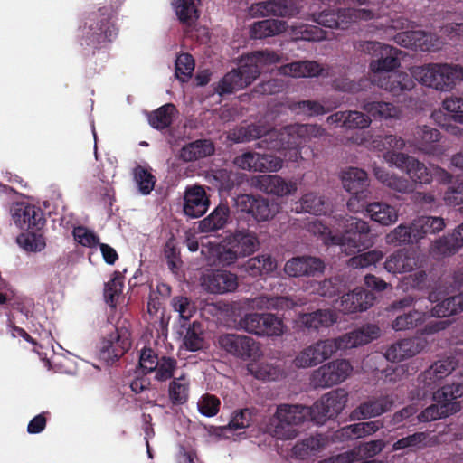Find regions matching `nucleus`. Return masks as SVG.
<instances>
[{
    "instance_id": "1",
    "label": "nucleus",
    "mask_w": 463,
    "mask_h": 463,
    "mask_svg": "<svg viewBox=\"0 0 463 463\" xmlns=\"http://www.w3.org/2000/svg\"><path fill=\"white\" fill-rule=\"evenodd\" d=\"M343 226L344 233L342 235H333L331 231L318 219H314L307 223V230L321 238L326 245L343 247L346 255L369 245L364 239L370 232V226L365 221L356 217H348L344 220Z\"/></svg>"
},
{
    "instance_id": "2",
    "label": "nucleus",
    "mask_w": 463,
    "mask_h": 463,
    "mask_svg": "<svg viewBox=\"0 0 463 463\" xmlns=\"http://www.w3.org/2000/svg\"><path fill=\"white\" fill-rule=\"evenodd\" d=\"M411 75L420 84L439 91L452 90L463 75L459 65L429 63L410 69Z\"/></svg>"
},
{
    "instance_id": "3",
    "label": "nucleus",
    "mask_w": 463,
    "mask_h": 463,
    "mask_svg": "<svg viewBox=\"0 0 463 463\" xmlns=\"http://www.w3.org/2000/svg\"><path fill=\"white\" fill-rule=\"evenodd\" d=\"M292 125L285 127L280 131H276L270 127L262 125H250L246 128H241L233 133L232 140L235 142H247L256 138L265 137L259 146L267 149L282 151L297 146L300 143V137L291 135L289 128Z\"/></svg>"
},
{
    "instance_id": "4",
    "label": "nucleus",
    "mask_w": 463,
    "mask_h": 463,
    "mask_svg": "<svg viewBox=\"0 0 463 463\" xmlns=\"http://www.w3.org/2000/svg\"><path fill=\"white\" fill-rule=\"evenodd\" d=\"M309 407L281 404L267 424V431L273 437L282 439H293L298 432L297 426L311 418Z\"/></svg>"
},
{
    "instance_id": "5",
    "label": "nucleus",
    "mask_w": 463,
    "mask_h": 463,
    "mask_svg": "<svg viewBox=\"0 0 463 463\" xmlns=\"http://www.w3.org/2000/svg\"><path fill=\"white\" fill-rule=\"evenodd\" d=\"M355 48L376 57L369 64L370 72L373 73L372 77L384 75L383 72L392 71L400 66L399 55L402 52L391 45L379 42L364 41L359 42Z\"/></svg>"
},
{
    "instance_id": "6",
    "label": "nucleus",
    "mask_w": 463,
    "mask_h": 463,
    "mask_svg": "<svg viewBox=\"0 0 463 463\" xmlns=\"http://www.w3.org/2000/svg\"><path fill=\"white\" fill-rule=\"evenodd\" d=\"M463 391L459 384L447 385L434 393L436 404L426 408L418 419L421 422L437 420L455 412L459 409V404L453 401L462 396Z\"/></svg>"
},
{
    "instance_id": "7",
    "label": "nucleus",
    "mask_w": 463,
    "mask_h": 463,
    "mask_svg": "<svg viewBox=\"0 0 463 463\" xmlns=\"http://www.w3.org/2000/svg\"><path fill=\"white\" fill-rule=\"evenodd\" d=\"M353 370L347 359H335L314 371L311 381L315 387H330L345 382L351 376Z\"/></svg>"
},
{
    "instance_id": "8",
    "label": "nucleus",
    "mask_w": 463,
    "mask_h": 463,
    "mask_svg": "<svg viewBox=\"0 0 463 463\" xmlns=\"http://www.w3.org/2000/svg\"><path fill=\"white\" fill-rule=\"evenodd\" d=\"M383 159L388 164L405 171L414 185L415 184H427L432 181L430 166L427 167L423 163L413 156L404 153L388 152L383 155Z\"/></svg>"
},
{
    "instance_id": "9",
    "label": "nucleus",
    "mask_w": 463,
    "mask_h": 463,
    "mask_svg": "<svg viewBox=\"0 0 463 463\" xmlns=\"http://www.w3.org/2000/svg\"><path fill=\"white\" fill-rule=\"evenodd\" d=\"M347 392L336 389L325 394L311 408V419L317 424H324L326 420L336 417L345 408Z\"/></svg>"
},
{
    "instance_id": "10",
    "label": "nucleus",
    "mask_w": 463,
    "mask_h": 463,
    "mask_svg": "<svg viewBox=\"0 0 463 463\" xmlns=\"http://www.w3.org/2000/svg\"><path fill=\"white\" fill-rule=\"evenodd\" d=\"M218 344L226 353L241 359L256 357L260 353V344L243 335H222L218 337Z\"/></svg>"
},
{
    "instance_id": "11",
    "label": "nucleus",
    "mask_w": 463,
    "mask_h": 463,
    "mask_svg": "<svg viewBox=\"0 0 463 463\" xmlns=\"http://www.w3.org/2000/svg\"><path fill=\"white\" fill-rule=\"evenodd\" d=\"M234 165L242 169L254 172H278L283 167V159L279 156L246 152L233 160Z\"/></svg>"
},
{
    "instance_id": "12",
    "label": "nucleus",
    "mask_w": 463,
    "mask_h": 463,
    "mask_svg": "<svg viewBox=\"0 0 463 463\" xmlns=\"http://www.w3.org/2000/svg\"><path fill=\"white\" fill-rule=\"evenodd\" d=\"M380 335L381 330L376 325L367 324L338 337L331 338V341L335 344L336 353L338 350H346L367 345L377 339Z\"/></svg>"
},
{
    "instance_id": "13",
    "label": "nucleus",
    "mask_w": 463,
    "mask_h": 463,
    "mask_svg": "<svg viewBox=\"0 0 463 463\" xmlns=\"http://www.w3.org/2000/svg\"><path fill=\"white\" fill-rule=\"evenodd\" d=\"M300 13V7L294 0H268L252 5L250 14L252 16H279L291 18Z\"/></svg>"
},
{
    "instance_id": "14",
    "label": "nucleus",
    "mask_w": 463,
    "mask_h": 463,
    "mask_svg": "<svg viewBox=\"0 0 463 463\" xmlns=\"http://www.w3.org/2000/svg\"><path fill=\"white\" fill-rule=\"evenodd\" d=\"M395 42L406 48L422 52H435L440 49L442 41L439 37L423 31H405L394 37Z\"/></svg>"
},
{
    "instance_id": "15",
    "label": "nucleus",
    "mask_w": 463,
    "mask_h": 463,
    "mask_svg": "<svg viewBox=\"0 0 463 463\" xmlns=\"http://www.w3.org/2000/svg\"><path fill=\"white\" fill-rule=\"evenodd\" d=\"M383 266L392 274L410 273L422 267V260L413 250H398L387 257Z\"/></svg>"
},
{
    "instance_id": "16",
    "label": "nucleus",
    "mask_w": 463,
    "mask_h": 463,
    "mask_svg": "<svg viewBox=\"0 0 463 463\" xmlns=\"http://www.w3.org/2000/svg\"><path fill=\"white\" fill-rule=\"evenodd\" d=\"M201 284L209 293L224 294L237 288L238 278L227 270H215L203 275Z\"/></svg>"
},
{
    "instance_id": "17",
    "label": "nucleus",
    "mask_w": 463,
    "mask_h": 463,
    "mask_svg": "<svg viewBox=\"0 0 463 463\" xmlns=\"http://www.w3.org/2000/svg\"><path fill=\"white\" fill-rule=\"evenodd\" d=\"M375 297L362 288L343 295L338 301V310L343 314H354L367 310L373 305Z\"/></svg>"
},
{
    "instance_id": "18",
    "label": "nucleus",
    "mask_w": 463,
    "mask_h": 463,
    "mask_svg": "<svg viewBox=\"0 0 463 463\" xmlns=\"http://www.w3.org/2000/svg\"><path fill=\"white\" fill-rule=\"evenodd\" d=\"M371 80L374 85L393 96H400L403 92L412 90L415 86L411 77L403 71H395L387 75H376V77H371Z\"/></svg>"
},
{
    "instance_id": "19",
    "label": "nucleus",
    "mask_w": 463,
    "mask_h": 463,
    "mask_svg": "<svg viewBox=\"0 0 463 463\" xmlns=\"http://www.w3.org/2000/svg\"><path fill=\"white\" fill-rule=\"evenodd\" d=\"M253 185L259 190L276 195L284 197L293 194L297 192V183L284 179L279 175H260L253 180Z\"/></svg>"
},
{
    "instance_id": "20",
    "label": "nucleus",
    "mask_w": 463,
    "mask_h": 463,
    "mask_svg": "<svg viewBox=\"0 0 463 463\" xmlns=\"http://www.w3.org/2000/svg\"><path fill=\"white\" fill-rule=\"evenodd\" d=\"M12 218L21 230L40 229L44 222L43 213L34 205L21 203L12 208Z\"/></svg>"
},
{
    "instance_id": "21",
    "label": "nucleus",
    "mask_w": 463,
    "mask_h": 463,
    "mask_svg": "<svg viewBox=\"0 0 463 463\" xmlns=\"http://www.w3.org/2000/svg\"><path fill=\"white\" fill-rule=\"evenodd\" d=\"M131 346V334L128 326L123 322L117 326L114 333L110 334L103 342L102 352L107 353L110 358H118Z\"/></svg>"
},
{
    "instance_id": "22",
    "label": "nucleus",
    "mask_w": 463,
    "mask_h": 463,
    "mask_svg": "<svg viewBox=\"0 0 463 463\" xmlns=\"http://www.w3.org/2000/svg\"><path fill=\"white\" fill-rule=\"evenodd\" d=\"M325 269L324 262L316 257H296L288 260L284 271L290 277L316 276Z\"/></svg>"
},
{
    "instance_id": "23",
    "label": "nucleus",
    "mask_w": 463,
    "mask_h": 463,
    "mask_svg": "<svg viewBox=\"0 0 463 463\" xmlns=\"http://www.w3.org/2000/svg\"><path fill=\"white\" fill-rule=\"evenodd\" d=\"M209 198L202 186L194 185L185 190L184 212L191 218H199L208 210Z\"/></svg>"
},
{
    "instance_id": "24",
    "label": "nucleus",
    "mask_w": 463,
    "mask_h": 463,
    "mask_svg": "<svg viewBox=\"0 0 463 463\" xmlns=\"http://www.w3.org/2000/svg\"><path fill=\"white\" fill-rule=\"evenodd\" d=\"M202 254L206 257L210 263L222 266H230L241 259L234 249L227 243L226 238L223 244H215L210 241L203 242Z\"/></svg>"
},
{
    "instance_id": "25",
    "label": "nucleus",
    "mask_w": 463,
    "mask_h": 463,
    "mask_svg": "<svg viewBox=\"0 0 463 463\" xmlns=\"http://www.w3.org/2000/svg\"><path fill=\"white\" fill-rule=\"evenodd\" d=\"M425 347V342L419 338H408L390 345L385 351V357L391 362H401L411 358L420 353Z\"/></svg>"
},
{
    "instance_id": "26",
    "label": "nucleus",
    "mask_w": 463,
    "mask_h": 463,
    "mask_svg": "<svg viewBox=\"0 0 463 463\" xmlns=\"http://www.w3.org/2000/svg\"><path fill=\"white\" fill-rule=\"evenodd\" d=\"M392 405L393 401L389 396L368 400L361 403L352 411L351 419L354 420H361L377 417L390 411Z\"/></svg>"
},
{
    "instance_id": "27",
    "label": "nucleus",
    "mask_w": 463,
    "mask_h": 463,
    "mask_svg": "<svg viewBox=\"0 0 463 463\" xmlns=\"http://www.w3.org/2000/svg\"><path fill=\"white\" fill-rule=\"evenodd\" d=\"M364 215L383 226H390L398 221L399 210L384 202H372L365 205Z\"/></svg>"
},
{
    "instance_id": "28",
    "label": "nucleus",
    "mask_w": 463,
    "mask_h": 463,
    "mask_svg": "<svg viewBox=\"0 0 463 463\" xmlns=\"http://www.w3.org/2000/svg\"><path fill=\"white\" fill-rule=\"evenodd\" d=\"M227 243L231 245L240 258L254 253L260 246L257 236L248 230H240L226 237Z\"/></svg>"
},
{
    "instance_id": "29",
    "label": "nucleus",
    "mask_w": 463,
    "mask_h": 463,
    "mask_svg": "<svg viewBox=\"0 0 463 463\" xmlns=\"http://www.w3.org/2000/svg\"><path fill=\"white\" fill-rule=\"evenodd\" d=\"M342 183L344 188L352 194H362V197H368V176L367 173L357 167H349L342 172Z\"/></svg>"
},
{
    "instance_id": "30",
    "label": "nucleus",
    "mask_w": 463,
    "mask_h": 463,
    "mask_svg": "<svg viewBox=\"0 0 463 463\" xmlns=\"http://www.w3.org/2000/svg\"><path fill=\"white\" fill-rule=\"evenodd\" d=\"M278 71L283 76L311 78L318 76L323 71V68L315 61H300L282 65Z\"/></svg>"
},
{
    "instance_id": "31",
    "label": "nucleus",
    "mask_w": 463,
    "mask_h": 463,
    "mask_svg": "<svg viewBox=\"0 0 463 463\" xmlns=\"http://www.w3.org/2000/svg\"><path fill=\"white\" fill-rule=\"evenodd\" d=\"M286 21L279 19H266L253 23L250 27V36L252 39H264L279 35L288 30Z\"/></svg>"
},
{
    "instance_id": "32",
    "label": "nucleus",
    "mask_w": 463,
    "mask_h": 463,
    "mask_svg": "<svg viewBox=\"0 0 463 463\" xmlns=\"http://www.w3.org/2000/svg\"><path fill=\"white\" fill-rule=\"evenodd\" d=\"M337 321V314L330 309H318L308 314H301L298 323L307 328L329 327Z\"/></svg>"
},
{
    "instance_id": "33",
    "label": "nucleus",
    "mask_w": 463,
    "mask_h": 463,
    "mask_svg": "<svg viewBox=\"0 0 463 463\" xmlns=\"http://www.w3.org/2000/svg\"><path fill=\"white\" fill-rule=\"evenodd\" d=\"M373 171L377 180L395 192L407 194L414 190L413 183L402 176L390 175L384 169L378 166H374Z\"/></svg>"
},
{
    "instance_id": "34",
    "label": "nucleus",
    "mask_w": 463,
    "mask_h": 463,
    "mask_svg": "<svg viewBox=\"0 0 463 463\" xmlns=\"http://www.w3.org/2000/svg\"><path fill=\"white\" fill-rule=\"evenodd\" d=\"M289 36L293 41H313L320 42L326 39L327 33L315 25H308L302 23H296L288 27Z\"/></svg>"
},
{
    "instance_id": "35",
    "label": "nucleus",
    "mask_w": 463,
    "mask_h": 463,
    "mask_svg": "<svg viewBox=\"0 0 463 463\" xmlns=\"http://www.w3.org/2000/svg\"><path fill=\"white\" fill-rule=\"evenodd\" d=\"M445 227L444 219L441 217L421 216L412 222V236L414 241L422 239L429 233H436Z\"/></svg>"
},
{
    "instance_id": "36",
    "label": "nucleus",
    "mask_w": 463,
    "mask_h": 463,
    "mask_svg": "<svg viewBox=\"0 0 463 463\" xmlns=\"http://www.w3.org/2000/svg\"><path fill=\"white\" fill-rule=\"evenodd\" d=\"M370 116L381 119H398L402 116V109L392 102L368 101L362 106Z\"/></svg>"
},
{
    "instance_id": "37",
    "label": "nucleus",
    "mask_w": 463,
    "mask_h": 463,
    "mask_svg": "<svg viewBox=\"0 0 463 463\" xmlns=\"http://www.w3.org/2000/svg\"><path fill=\"white\" fill-rule=\"evenodd\" d=\"M462 225H458L455 233L440 238L431 245L430 252L434 257L439 258L453 254L461 246L459 236Z\"/></svg>"
},
{
    "instance_id": "38",
    "label": "nucleus",
    "mask_w": 463,
    "mask_h": 463,
    "mask_svg": "<svg viewBox=\"0 0 463 463\" xmlns=\"http://www.w3.org/2000/svg\"><path fill=\"white\" fill-rule=\"evenodd\" d=\"M179 334L183 335L184 346L191 352L201 350L204 345L203 328L199 322H193L187 327L182 326Z\"/></svg>"
},
{
    "instance_id": "39",
    "label": "nucleus",
    "mask_w": 463,
    "mask_h": 463,
    "mask_svg": "<svg viewBox=\"0 0 463 463\" xmlns=\"http://www.w3.org/2000/svg\"><path fill=\"white\" fill-rule=\"evenodd\" d=\"M242 269L250 276L256 277L271 273L277 269V263L269 255L261 254L249 259Z\"/></svg>"
},
{
    "instance_id": "40",
    "label": "nucleus",
    "mask_w": 463,
    "mask_h": 463,
    "mask_svg": "<svg viewBox=\"0 0 463 463\" xmlns=\"http://www.w3.org/2000/svg\"><path fill=\"white\" fill-rule=\"evenodd\" d=\"M229 208L219 205L207 217L199 222V230L202 232H212L222 229L229 218Z\"/></svg>"
},
{
    "instance_id": "41",
    "label": "nucleus",
    "mask_w": 463,
    "mask_h": 463,
    "mask_svg": "<svg viewBox=\"0 0 463 463\" xmlns=\"http://www.w3.org/2000/svg\"><path fill=\"white\" fill-rule=\"evenodd\" d=\"M214 152L213 145L209 140H197L183 147L180 156L184 161H193L211 156Z\"/></svg>"
},
{
    "instance_id": "42",
    "label": "nucleus",
    "mask_w": 463,
    "mask_h": 463,
    "mask_svg": "<svg viewBox=\"0 0 463 463\" xmlns=\"http://www.w3.org/2000/svg\"><path fill=\"white\" fill-rule=\"evenodd\" d=\"M199 4L200 0H175L174 7L178 19L182 23L192 24L199 17Z\"/></svg>"
},
{
    "instance_id": "43",
    "label": "nucleus",
    "mask_w": 463,
    "mask_h": 463,
    "mask_svg": "<svg viewBox=\"0 0 463 463\" xmlns=\"http://www.w3.org/2000/svg\"><path fill=\"white\" fill-rule=\"evenodd\" d=\"M456 366L457 362L453 358L439 360L427 369L422 377L431 383L449 375L456 369Z\"/></svg>"
},
{
    "instance_id": "44",
    "label": "nucleus",
    "mask_w": 463,
    "mask_h": 463,
    "mask_svg": "<svg viewBox=\"0 0 463 463\" xmlns=\"http://www.w3.org/2000/svg\"><path fill=\"white\" fill-rule=\"evenodd\" d=\"M386 446V442L383 439L371 440L364 442L349 450L352 453V461H357L363 458H371L379 454Z\"/></svg>"
},
{
    "instance_id": "45",
    "label": "nucleus",
    "mask_w": 463,
    "mask_h": 463,
    "mask_svg": "<svg viewBox=\"0 0 463 463\" xmlns=\"http://www.w3.org/2000/svg\"><path fill=\"white\" fill-rule=\"evenodd\" d=\"M190 383L184 375L174 379L169 384V398L174 404H184L189 397Z\"/></svg>"
},
{
    "instance_id": "46",
    "label": "nucleus",
    "mask_w": 463,
    "mask_h": 463,
    "mask_svg": "<svg viewBox=\"0 0 463 463\" xmlns=\"http://www.w3.org/2000/svg\"><path fill=\"white\" fill-rule=\"evenodd\" d=\"M463 297L458 295L448 298L437 304L431 310V316L445 317L452 316L463 309Z\"/></svg>"
},
{
    "instance_id": "47",
    "label": "nucleus",
    "mask_w": 463,
    "mask_h": 463,
    "mask_svg": "<svg viewBox=\"0 0 463 463\" xmlns=\"http://www.w3.org/2000/svg\"><path fill=\"white\" fill-rule=\"evenodd\" d=\"M175 107L173 104H165L156 109L149 115V124L156 129H163L172 123Z\"/></svg>"
},
{
    "instance_id": "48",
    "label": "nucleus",
    "mask_w": 463,
    "mask_h": 463,
    "mask_svg": "<svg viewBox=\"0 0 463 463\" xmlns=\"http://www.w3.org/2000/svg\"><path fill=\"white\" fill-rule=\"evenodd\" d=\"M415 138L420 145V149L427 154H431L430 145L440 139V133L438 129L427 126L418 127L414 133Z\"/></svg>"
},
{
    "instance_id": "49",
    "label": "nucleus",
    "mask_w": 463,
    "mask_h": 463,
    "mask_svg": "<svg viewBox=\"0 0 463 463\" xmlns=\"http://www.w3.org/2000/svg\"><path fill=\"white\" fill-rule=\"evenodd\" d=\"M247 370L255 378L263 381L275 380L279 375L277 367L264 362H250L247 365Z\"/></svg>"
},
{
    "instance_id": "50",
    "label": "nucleus",
    "mask_w": 463,
    "mask_h": 463,
    "mask_svg": "<svg viewBox=\"0 0 463 463\" xmlns=\"http://www.w3.org/2000/svg\"><path fill=\"white\" fill-rule=\"evenodd\" d=\"M383 258V252L378 250H369L367 252L356 255L348 260L347 265L353 269H365L371 265H375Z\"/></svg>"
},
{
    "instance_id": "51",
    "label": "nucleus",
    "mask_w": 463,
    "mask_h": 463,
    "mask_svg": "<svg viewBox=\"0 0 463 463\" xmlns=\"http://www.w3.org/2000/svg\"><path fill=\"white\" fill-rule=\"evenodd\" d=\"M290 110L297 114L317 116L326 113L330 109L315 100H302L291 102L288 105Z\"/></svg>"
},
{
    "instance_id": "52",
    "label": "nucleus",
    "mask_w": 463,
    "mask_h": 463,
    "mask_svg": "<svg viewBox=\"0 0 463 463\" xmlns=\"http://www.w3.org/2000/svg\"><path fill=\"white\" fill-rule=\"evenodd\" d=\"M290 134L300 137L301 141H308L312 138L323 137L326 131L323 128L315 124H294L289 128Z\"/></svg>"
},
{
    "instance_id": "53",
    "label": "nucleus",
    "mask_w": 463,
    "mask_h": 463,
    "mask_svg": "<svg viewBox=\"0 0 463 463\" xmlns=\"http://www.w3.org/2000/svg\"><path fill=\"white\" fill-rule=\"evenodd\" d=\"M260 336H280L286 331L283 321L273 314L265 313Z\"/></svg>"
},
{
    "instance_id": "54",
    "label": "nucleus",
    "mask_w": 463,
    "mask_h": 463,
    "mask_svg": "<svg viewBox=\"0 0 463 463\" xmlns=\"http://www.w3.org/2000/svg\"><path fill=\"white\" fill-rule=\"evenodd\" d=\"M424 316L425 314L420 311H411L407 314L397 317L392 322V327L396 331L413 328L423 321Z\"/></svg>"
},
{
    "instance_id": "55",
    "label": "nucleus",
    "mask_w": 463,
    "mask_h": 463,
    "mask_svg": "<svg viewBox=\"0 0 463 463\" xmlns=\"http://www.w3.org/2000/svg\"><path fill=\"white\" fill-rule=\"evenodd\" d=\"M245 87L247 85L237 70H232L227 73L219 84V90L222 94L232 93Z\"/></svg>"
},
{
    "instance_id": "56",
    "label": "nucleus",
    "mask_w": 463,
    "mask_h": 463,
    "mask_svg": "<svg viewBox=\"0 0 463 463\" xmlns=\"http://www.w3.org/2000/svg\"><path fill=\"white\" fill-rule=\"evenodd\" d=\"M278 212V203H269L266 199L259 197L251 216L258 222H263L272 218Z\"/></svg>"
},
{
    "instance_id": "57",
    "label": "nucleus",
    "mask_w": 463,
    "mask_h": 463,
    "mask_svg": "<svg viewBox=\"0 0 463 463\" xmlns=\"http://www.w3.org/2000/svg\"><path fill=\"white\" fill-rule=\"evenodd\" d=\"M171 305L175 312L178 313L180 319L189 320L195 313L194 304L186 297L177 296L172 298Z\"/></svg>"
},
{
    "instance_id": "58",
    "label": "nucleus",
    "mask_w": 463,
    "mask_h": 463,
    "mask_svg": "<svg viewBox=\"0 0 463 463\" xmlns=\"http://www.w3.org/2000/svg\"><path fill=\"white\" fill-rule=\"evenodd\" d=\"M16 241L21 248L29 252L41 251L45 248L43 238L33 232L22 233Z\"/></svg>"
},
{
    "instance_id": "59",
    "label": "nucleus",
    "mask_w": 463,
    "mask_h": 463,
    "mask_svg": "<svg viewBox=\"0 0 463 463\" xmlns=\"http://www.w3.org/2000/svg\"><path fill=\"white\" fill-rule=\"evenodd\" d=\"M252 421V413L249 409L235 411L227 426L222 428V431L227 433L229 430H238L248 428Z\"/></svg>"
},
{
    "instance_id": "60",
    "label": "nucleus",
    "mask_w": 463,
    "mask_h": 463,
    "mask_svg": "<svg viewBox=\"0 0 463 463\" xmlns=\"http://www.w3.org/2000/svg\"><path fill=\"white\" fill-rule=\"evenodd\" d=\"M194 70V61L188 53L179 55L175 61V76L181 81H186Z\"/></svg>"
},
{
    "instance_id": "61",
    "label": "nucleus",
    "mask_w": 463,
    "mask_h": 463,
    "mask_svg": "<svg viewBox=\"0 0 463 463\" xmlns=\"http://www.w3.org/2000/svg\"><path fill=\"white\" fill-rule=\"evenodd\" d=\"M248 60L255 62L261 71L265 66L279 62L281 59L276 52L266 49L248 54Z\"/></svg>"
},
{
    "instance_id": "62",
    "label": "nucleus",
    "mask_w": 463,
    "mask_h": 463,
    "mask_svg": "<svg viewBox=\"0 0 463 463\" xmlns=\"http://www.w3.org/2000/svg\"><path fill=\"white\" fill-rule=\"evenodd\" d=\"M263 317L264 314H247L240 319L239 326L246 332L260 336Z\"/></svg>"
},
{
    "instance_id": "63",
    "label": "nucleus",
    "mask_w": 463,
    "mask_h": 463,
    "mask_svg": "<svg viewBox=\"0 0 463 463\" xmlns=\"http://www.w3.org/2000/svg\"><path fill=\"white\" fill-rule=\"evenodd\" d=\"M411 239H413L412 224L410 227L400 224L386 235L385 241L387 244L396 245L410 242Z\"/></svg>"
},
{
    "instance_id": "64",
    "label": "nucleus",
    "mask_w": 463,
    "mask_h": 463,
    "mask_svg": "<svg viewBox=\"0 0 463 463\" xmlns=\"http://www.w3.org/2000/svg\"><path fill=\"white\" fill-rule=\"evenodd\" d=\"M300 207L302 211L321 214L325 212V201L316 194H307L300 200Z\"/></svg>"
}]
</instances>
